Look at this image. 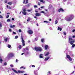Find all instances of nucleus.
Returning a JSON list of instances; mask_svg holds the SVG:
<instances>
[{
  "label": "nucleus",
  "mask_w": 75,
  "mask_h": 75,
  "mask_svg": "<svg viewBox=\"0 0 75 75\" xmlns=\"http://www.w3.org/2000/svg\"><path fill=\"white\" fill-rule=\"evenodd\" d=\"M69 43L71 45H72V48H74V47H75V44H73L74 43V42H75V40H74L73 39H72V37H71V36H69Z\"/></svg>",
  "instance_id": "nucleus-1"
},
{
  "label": "nucleus",
  "mask_w": 75,
  "mask_h": 75,
  "mask_svg": "<svg viewBox=\"0 0 75 75\" xmlns=\"http://www.w3.org/2000/svg\"><path fill=\"white\" fill-rule=\"evenodd\" d=\"M74 15H71L69 17L66 19V20L68 21H71L74 18Z\"/></svg>",
  "instance_id": "nucleus-2"
},
{
  "label": "nucleus",
  "mask_w": 75,
  "mask_h": 75,
  "mask_svg": "<svg viewBox=\"0 0 75 75\" xmlns=\"http://www.w3.org/2000/svg\"><path fill=\"white\" fill-rule=\"evenodd\" d=\"M34 50L36 51H42V49L41 47H35Z\"/></svg>",
  "instance_id": "nucleus-3"
},
{
  "label": "nucleus",
  "mask_w": 75,
  "mask_h": 75,
  "mask_svg": "<svg viewBox=\"0 0 75 75\" xmlns=\"http://www.w3.org/2000/svg\"><path fill=\"white\" fill-rule=\"evenodd\" d=\"M12 70L13 71H14V72L16 73V74H18V73L19 74H20V73H21V71H20V70H18L17 72L16 70H14V69H12Z\"/></svg>",
  "instance_id": "nucleus-4"
},
{
  "label": "nucleus",
  "mask_w": 75,
  "mask_h": 75,
  "mask_svg": "<svg viewBox=\"0 0 75 75\" xmlns=\"http://www.w3.org/2000/svg\"><path fill=\"white\" fill-rule=\"evenodd\" d=\"M66 57L69 60V61H71L72 60V58L71 57H70V56L69 55H67L66 56Z\"/></svg>",
  "instance_id": "nucleus-5"
},
{
  "label": "nucleus",
  "mask_w": 75,
  "mask_h": 75,
  "mask_svg": "<svg viewBox=\"0 0 75 75\" xmlns=\"http://www.w3.org/2000/svg\"><path fill=\"white\" fill-rule=\"evenodd\" d=\"M21 39H22V45L23 46H25V41L24 39H23V37H21Z\"/></svg>",
  "instance_id": "nucleus-6"
},
{
  "label": "nucleus",
  "mask_w": 75,
  "mask_h": 75,
  "mask_svg": "<svg viewBox=\"0 0 75 75\" xmlns=\"http://www.w3.org/2000/svg\"><path fill=\"white\" fill-rule=\"evenodd\" d=\"M28 33L29 34L31 35L33 33V31L31 30H29L28 31Z\"/></svg>",
  "instance_id": "nucleus-7"
},
{
  "label": "nucleus",
  "mask_w": 75,
  "mask_h": 75,
  "mask_svg": "<svg viewBox=\"0 0 75 75\" xmlns=\"http://www.w3.org/2000/svg\"><path fill=\"white\" fill-rule=\"evenodd\" d=\"M61 11H62L63 12V11H64V9H62V8H61L60 9H59L58 10V11L59 12H61Z\"/></svg>",
  "instance_id": "nucleus-8"
},
{
  "label": "nucleus",
  "mask_w": 75,
  "mask_h": 75,
  "mask_svg": "<svg viewBox=\"0 0 75 75\" xmlns=\"http://www.w3.org/2000/svg\"><path fill=\"white\" fill-rule=\"evenodd\" d=\"M36 16H40L41 14L40 13H36L35 14Z\"/></svg>",
  "instance_id": "nucleus-9"
},
{
  "label": "nucleus",
  "mask_w": 75,
  "mask_h": 75,
  "mask_svg": "<svg viewBox=\"0 0 75 75\" xmlns=\"http://www.w3.org/2000/svg\"><path fill=\"white\" fill-rule=\"evenodd\" d=\"M9 56L10 57H12L14 56V54L13 53H10Z\"/></svg>",
  "instance_id": "nucleus-10"
},
{
  "label": "nucleus",
  "mask_w": 75,
  "mask_h": 75,
  "mask_svg": "<svg viewBox=\"0 0 75 75\" xmlns=\"http://www.w3.org/2000/svg\"><path fill=\"white\" fill-rule=\"evenodd\" d=\"M48 46L47 45H45V49L46 50H47V49L48 48Z\"/></svg>",
  "instance_id": "nucleus-11"
},
{
  "label": "nucleus",
  "mask_w": 75,
  "mask_h": 75,
  "mask_svg": "<svg viewBox=\"0 0 75 75\" xmlns=\"http://www.w3.org/2000/svg\"><path fill=\"white\" fill-rule=\"evenodd\" d=\"M50 58L49 57H48L47 58H46L45 59V61H48V59Z\"/></svg>",
  "instance_id": "nucleus-12"
},
{
  "label": "nucleus",
  "mask_w": 75,
  "mask_h": 75,
  "mask_svg": "<svg viewBox=\"0 0 75 75\" xmlns=\"http://www.w3.org/2000/svg\"><path fill=\"white\" fill-rule=\"evenodd\" d=\"M10 28H13V27H15V25H10Z\"/></svg>",
  "instance_id": "nucleus-13"
},
{
  "label": "nucleus",
  "mask_w": 75,
  "mask_h": 75,
  "mask_svg": "<svg viewBox=\"0 0 75 75\" xmlns=\"http://www.w3.org/2000/svg\"><path fill=\"white\" fill-rule=\"evenodd\" d=\"M40 58H43V57L42 56V54H40Z\"/></svg>",
  "instance_id": "nucleus-14"
},
{
  "label": "nucleus",
  "mask_w": 75,
  "mask_h": 75,
  "mask_svg": "<svg viewBox=\"0 0 75 75\" xmlns=\"http://www.w3.org/2000/svg\"><path fill=\"white\" fill-rule=\"evenodd\" d=\"M0 62L1 64L3 63V59L1 58H0Z\"/></svg>",
  "instance_id": "nucleus-15"
},
{
  "label": "nucleus",
  "mask_w": 75,
  "mask_h": 75,
  "mask_svg": "<svg viewBox=\"0 0 75 75\" xmlns=\"http://www.w3.org/2000/svg\"><path fill=\"white\" fill-rule=\"evenodd\" d=\"M22 68H23V69H25V67H24L22 66L20 68V69H21Z\"/></svg>",
  "instance_id": "nucleus-16"
},
{
  "label": "nucleus",
  "mask_w": 75,
  "mask_h": 75,
  "mask_svg": "<svg viewBox=\"0 0 75 75\" xmlns=\"http://www.w3.org/2000/svg\"><path fill=\"white\" fill-rule=\"evenodd\" d=\"M30 21V18L29 17L27 20V21H28V22L29 21Z\"/></svg>",
  "instance_id": "nucleus-17"
},
{
  "label": "nucleus",
  "mask_w": 75,
  "mask_h": 75,
  "mask_svg": "<svg viewBox=\"0 0 75 75\" xmlns=\"http://www.w3.org/2000/svg\"><path fill=\"white\" fill-rule=\"evenodd\" d=\"M23 12H26V11H27V10H26L25 8H24V9H23Z\"/></svg>",
  "instance_id": "nucleus-18"
},
{
  "label": "nucleus",
  "mask_w": 75,
  "mask_h": 75,
  "mask_svg": "<svg viewBox=\"0 0 75 75\" xmlns=\"http://www.w3.org/2000/svg\"><path fill=\"white\" fill-rule=\"evenodd\" d=\"M8 40V38H6L5 39H4V41L5 42H7V40Z\"/></svg>",
  "instance_id": "nucleus-19"
},
{
  "label": "nucleus",
  "mask_w": 75,
  "mask_h": 75,
  "mask_svg": "<svg viewBox=\"0 0 75 75\" xmlns=\"http://www.w3.org/2000/svg\"><path fill=\"white\" fill-rule=\"evenodd\" d=\"M22 13L24 15H26V14H27V12H24L23 11L22 12Z\"/></svg>",
  "instance_id": "nucleus-20"
},
{
  "label": "nucleus",
  "mask_w": 75,
  "mask_h": 75,
  "mask_svg": "<svg viewBox=\"0 0 75 75\" xmlns=\"http://www.w3.org/2000/svg\"><path fill=\"white\" fill-rule=\"evenodd\" d=\"M8 4H9V5H11V4H12V2H9L8 3Z\"/></svg>",
  "instance_id": "nucleus-21"
},
{
  "label": "nucleus",
  "mask_w": 75,
  "mask_h": 75,
  "mask_svg": "<svg viewBox=\"0 0 75 75\" xmlns=\"http://www.w3.org/2000/svg\"><path fill=\"white\" fill-rule=\"evenodd\" d=\"M8 47L9 48H11V45H8Z\"/></svg>",
  "instance_id": "nucleus-22"
},
{
  "label": "nucleus",
  "mask_w": 75,
  "mask_h": 75,
  "mask_svg": "<svg viewBox=\"0 0 75 75\" xmlns=\"http://www.w3.org/2000/svg\"><path fill=\"white\" fill-rule=\"evenodd\" d=\"M49 54V52H47V53L45 54V56H48V54Z\"/></svg>",
  "instance_id": "nucleus-23"
},
{
  "label": "nucleus",
  "mask_w": 75,
  "mask_h": 75,
  "mask_svg": "<svg viewBox=\"0 0 75 75\" xmlns=\"http://www.w3.org/2000/svg\"><path fill=\"white\" fill-rule=\"evenodd\" d=\"M57 23H58V21H57V20H56L55 22V24H57Z\"/></svg>",
  "instance_id": "nucleus-24"
},
{
  "label": "nucleus",
  "mask_w": 75,
  "mask_h": 75,
  "mask_svg": "<svg viewBox=\"0 0 75 75\" xmlns=\"http://www.w3.org/2000/svg\"><path fill=\"white\" fill-rule=\"evenodd\" d=\"M18 48L19 49H21V45H20L18 46Z\"/></svg>",
  "instance_id": "nucleus-25"
},
{
  "label": "nucleus",
  "mask_w": 75,
  "mask_h": 75,
  "mask_svg": "<svg viewBox=\"0 0 75 75\" xmlns=\"http://www.w3.org/2000/svg\"><path fill=\"white\" fill-rule=\"evenodd\" d=\"M28 3V0H26L25 4H27Z\"/></svg>",
  "instance_id": "nucleus-26"
},
{
  "label": "nucleus",
  "mask_w": 75,
  "mask_h": 75,
  "mask_svg": "<svg viewBox=\"0 0 75 75\" xmlns=\"http://www.w3.org/2000/svg\"><path fill=\"white\" fill-rule=\"evenodd\" d=\"M0 27H2V23L1 22H0Z\"/></svg>",
  "instance_id": "nucleus-27"
},
{
  "label": "nucleus",
  "mask_w": 75,
  "mask_h": 75,
  "mask_svg": "<svg viewBox=\"0 0 75 75\" xmlns=\"http://www.w3.org/2000/svg\"><path fill=\"white\" fill-rule=\"evenodd\" d=\"M18 38V36H16L15 37V38H16V39H17V38Z\"/></svg>",
  "instance_id": "nucleus-28"
},
{
  "label": "nucleus",
  "mask_w": 75,
  "mask_h": 75,
  "mask_svg": "<svg viewBox=\"0 0 75 75\" xmlns=\"http://www.w3.org/2000/svg\"><path fill=\"white\" fill-rule=\"evenodd\" d=\"M25 49L26 50H28V47H26V48H25Z\"/></svg>",
  "instance_id": "nucleus-29"
},
{
  "label": "nucleus",
  "mask_w": 75,
  "mask_h": 75,
  "mask_svg": "<svg viewBox=\"0 0 75 75\" xmlns=\"http://www.w3.org/2000/svg\"><path fill=\"white\" fill-rule=\"evenodd\" d=\"M44 39H41V42H44Z\"/></svg>",
  "instance_id": "nucleus-30"
},
{
  "label": "nucleus",
  "mask_w": 75,
  "mask_h": 75,
  "mask_svg": "<svg viewBox=\"0 0 75 75\" xmlns=\"http://www.w3.org/2000/svg\"><path fill=\"white\" fill-rule=\"evenodd\" d=\"M21 73L22 74L23 73H24V71H21Z\"/></svg>",
  "instance_id": "nucleus-31"
},
{
  "label": "nucleus",
  "mask_w": 75,
  "mask_h": 75,
  "mask_svg": "<svg viewBox=\"0 0 75 75\" xmlns=\"http://www.w3.org/2000/svg\"><path fill=\"white\" fill-rule=\"evenodd\" d=\"M3 18V17L1 15H0V18Z\"/></svg>",
  "instance_id": "nucleus-32"
},
{
  "label": "nucleus",
  "mask_w": 75,
  "mask_h": 75,
  "mask_svg": "<svg viewBox=\"0 0 75 75\" xmlns=\"http://www.w3.org/2000/svg\"><path fill=\"white\" fill-rule=\"evenodd\" d=\"M9 17V15H7L6 16V18H8Z\"/></svg>",
  "instance_id": "nucleus-33"
},
{
  "label": "nucleus",
  "mask_w": 75,
  "mask_h": 75,
  "mask_svg": "<svg viewBox=\"0 0 75 75\" xmlns=\"http://www.w3.org/2000/svg\"><path fill=\"white\" fill-rule=\"evenodd\" d=\"M23 52H26V50H25V49H24L23 50Z\"/></svg>",
  "instance_id": "nucleus-34"
},
{
  "label": "nucleus",
  "mask_w": 75,
  "mask_h": 75,
  "mask_svg": "<svg viewBox=\"0 0 75 75\" xmlns=\"http://www.w3.org/2000/svg\"><path fill=\"white\" fill-rule=\"evenodd\" d=\"M34 8H37V5H35L34 6Z\"/></svg>",
  "instance_id": "nucleus-35"
},
{
  "label": "nucleus",
  "mask_w": 75,
  "mask_h": 75,
  "mask_svg": "<svg viewBox=\"0 0 75 75\" xmlns=\"http://www.w3.org/2000/svg\"><path fill=\"white\" fill-rule=\"evenodd\" d=\"M7 21L8 22H9V21H10V19H8L7 20Z\"/></svg>",
  "instance_id": "nucleus-36"
},
{
  "label": "nucleus",
  "mask_w": 75,
  "mask_h": 75,
  "mask_svg": "<svg viewBox=\"0 0 75 75\" xmlns=\"http://www.w3.org/2000/svg\"><path fill=\"white\" fill-rule=\"evenodd\" d=\"M31 67H33V68H34L35 67V66L34 65H32L31 66Z\"/></svg>",
  "instance_id": "nucleus-37"
},
{
  "label": "nucleus",
  "mask_w": 75,
  "mask_h": 75,
  "mask_svg": "<svg viewBox=\"0 0 75 75\" xmlns=\"http://www.w3.org/2000/svg\"><path fill=\"white\" fill-rule=\"evenodd\" d=\"M64 34V35H66V33L65 32H63Z\"/></svg>",
  "instance_id": "nucleus-38"
},
{
  "label": "nucleus",
  "mask_w": 75,
  "mask_h": 75,
  "mask_svg": "<svg viewBox=\"0 0 75 75\" xmlns=\"http://www.w3.org/2000/svg\"><path fill=\"white\" fill-rule=\"evenodd\" d=\"M44 23H49V22H48V21H44Z\"/></svg>",
  "instance_id": "nucleus-39"
},
{
  "label": "nucleus",
  "mask_w": 75,
  "mask_h": 75,
  "mask_svg": "<svg viewBox=\"0 0 75 75\" xmlns=\"http://www.w3.org/2000/svg\"><path fill=\"white\" fill-rule=\"evenodd\" d=\"M19 33H21V29H19Z\"/></svg>",
  "instance_id": "nucleus-40"
},
{
  "label": "nucleus",
  "mask_w": 75,
  "mask_h": 75,
  "mask_svg": "<svg viewBox=\"0 0 75 75\" xmlns=\"http://www.w3.org/2000/svg\"><path fill=\"white\" fill-rule=\"evenodd\" d=\"M4 65H7V63L6 62L4 63Z\"/></svg>",
  "instance_id": "nucleus-41"
},
{
  "label": "nucleus",
  "mask_w": 75,
  "mask_h": 75,
  "mask_svg": "<svg viewBox=\"0 0 75 75\" xmlns=\"http://www.w3.org/2000/svg\"><path fill=\"white\" fill-rule=\"evenodd\" d=\"M29 12H30V11H31V10H27Z\"/></svg>",
  "instance_id": "nucleus-42"
},
{
  "label": "nucleus",
  "mask_w": 75,
  "mask_h": 75,
  "mask_svg": "<svg viewBox=\"0 0 75 75\" xmlns=\"http://www.w3.org/2000/svg\"><path fill=\"white\" fill-rule=\"evenodd\" d=\"M40 13H45L44 12V11H42L40 12Z\"/></svg>",
  "instance_id": "nucleus-43"
},
{
  "label": "nucleus",
  "mask_w": 75,
  "mask_h": 75,
  "mask_svg": "<svg viewBox=\"0 0 75 75\" xmlns=\"http://www.w3.org/2000/svg\"><path fill=\"white\" fill-rule=\"evenodd\" d=\"M37 40H38V38H36L35 39V41H37Z\"/></svg>",
  "instance_id": "nucleus-44"
},
{
  "label": "nucleus",
  "mask_w": 75,
  "mask_h": 75,
  "mask_svg": "<svg viewBox=\"0 0 75 75\" xmlns=\"http://www.w3.org/2000/svg\"><path fill=\"white\" fill-rule=\"evenodd\" d=\"M60 29V28L59 27H58V28L57 30H59Z\"/></svg>",
  "instance_id": "nucleus-45"
},
{
  "label": "nucleus",
  "mask_w": 75,
  "mask_h": 75,
  "mask_svg": "<svg viewBox=\"0 0 75 75\" xmlns=\"http://www.w3.org/2000/svg\"><path fill=\"white\" fill-rule=\"evenodd\" d=\"M9 31H10V32H11V29H9Z\"/></svg>",
  "instance_id": "nucleus-46"
},
{
  "label": "nucleus",
  "mask_w": 75,
  "mask_h": 75,
  "mask_svg": "<svg viewBox=\"0 0 75 75\" xmlns=\"http://www.w3.org/2000/svg\"><path fill=\"white\" fill-rule=\"evenodd\" d=\"M74 73H75V71H73L71 73V74H74Z\"/></svg>",
  "instance_id": "nucleus-47"
},
{
  "label": "nucleus",
  "mask_w": 75,
  "mask_h": 75,
  "mask_svg": "<svg viewBox=\"0 0 75 75\" xmlns=\"http://www.w3.org/2000/svg\"><path fill=\"white\" fill-rule=\"evenodd\" d=\"M10 67H13V65L11 64L10 65Z\"/></svg>",
  "instance_id": "nucleus-48"
},
{
  "label": "nucleus",
  "mask_w": 75,
  "mask_h": 75,
  "mask_svg": "<svg viewBox=\"0 0 75 75\" xmlns=\"http://www.w3.org/2000/svg\"><path fill=\"white\" fill-rule=\"evenodd\" d=\"M75 31V30L74 29L72 30V32L73 33H74V32Z\"/></svg>",
  "instance_id": "nucleus-49"
},
{
  "label": "nucleus",
  "mask_w": 75,
  "mask_h": 75,
  "mask_svg": "<svg viewBox=\"0 0 75 75\" xmlns=\"http://www.w3.org/2000/svg\"><path fill=\"white\" fill-rule=\"evenodd\" d=\"M40 2H43V0H39Z\"/></svg>",
  "instance_id": "nucleus-50"
},
{
  "label": "nucleus",
  "mask_w": 75,
  "mask_h": 75,
  "mask_svg": "<svg viewBox=\"0 0 75 75\" xmlns=\"http://www.w3.org/2000/svg\"><path fill=\"white\" fill-rule=\"evenodd\" d=\"M13 33L14 34H16V33L15 32H13Z\"/></svg>",
  "instance_id": "nucleus-51"
},
{
  "label": "nucleus",
  "mask_w": 75,
  "mask_h": 75,
  "mask_svg": "<svg viewBox=\"0 0 75 75\" xmlns=\"http://www.w3.org/2000/svg\"><path fill=\"white\" fill-rule=\"evenodd\" d=\"M59 30L61 31H62V28H60L59 29Z\"/></svg>",
  "instance_id": "nucleus-52"
},
{
  "label": "nucleus",
  "mask_w": 75,
  "mask_h": 75,
  "mask_svg": "<svg viewBox=\"0 0 75 75\" xmlns=\"http://www.w3.org/2000/svg\"><path fill=\"white\" fill-rule=\"evenodd\" d=\"M12 21H14V18H12Z\"/></svg>",
  "instance_id": "nucleus-53"
},
{
  "label": "nucleus",
  "mask_w": 75,
  "mask_h": 75,
  "mask_svg": "<svg viewBox=\"0 0 75 75\" xmlns=\"http://www.w3.org/2000/svg\"><path fill=\"white\" fill-rule=\"evenodd\" d=\"M5 3H7V0L5 1Z\"/></svg>",
  "instance_id": "nucleus-54"
},
{
  "label": "nucleus",
  "mask_w": 75,
  "mask_h": 75,
  "mask_svg": "<svg viewBox=\"0 0 75 75\" xmlns=\"http://www.w3.org/2000/svg\"><path fill=\"white\" fill-rule=\"evenodd\" d=\"M35 12L36 13H38V11L36 10V11H35Z\"/></svg>",
  "instance_id": "nucleus-55"
},
{
  "label": "nucleus",
  "mask_w": 75,
  "mask_h": 75,
  "mask_svg": "<svg viewBox=\"0 0 75 75\" xmlns=\"http://www.w3.org/2000/svg\"><path fill=\"white\" fill-rule=\"evenodd\" d=\"M40 8H44V6H41Z\"/></svg>",
  "instance_id": "nucleus-56"
},
{
  "label": "nucleus",
  "mask_w": 75,
  "mask_h": 75,
  "mask_svg": "<svg viewBox=\"0 0 75 75\" xmlns=\"http://www.w3.org/2000/svg\"><path fill=\"white\" fill-rule=\"evenodd\" d=\"M72 38H75V36L73 35L72 37Z\"/></svg>",
  "instance_id": "nucleus-57"
},
{
  "label": "nucleus",
  "mask_w": 75,
  "mask_h": 75,
  "mask_svg": "<svg viewBox=\"0 0 75 75\" xmlns=\"http://www.w3.org/2000/svg\"><path fill=\"white\" fill-rule=\"evenodd\" d=\"M38 5L39 6H40V2H38Z\"/></svg>",
  "instance_id": "nucleus-58"
},
{
  "label": "nucleus",
  "mask_w": 75,
  "mask_h": 75,
  "mask_svg": "<svg viewBox=\"0 0 75 75\" xmlns=\"http://www.w3.org/2000/svg\"><path fill=\"white\" fill-rule=\"evenodd\" d=\"M66 1H67V0H63L64 2H65Z\"/></svg>",
  "instance_id": "nucleus-59"
},
{
  "label": "nucleus",
  "mask_w": 75,
  "mask_h": 75,
  "mask_svg": "<svg viewBox=\"0 0 75 75\" xmlns=\"http://www.w3.org/2000/svg\"><path fill=\"white\" fill-rule=\"evenodd\" d=\"M50 72H50V71H49L48 72V74H50Z\"/></svg>",
  "instance_id": "nucleus-60"
},
{
  "label": "nucleus",
  "mask_w": 75,
  "mask_h": 75,
  "mask_svg": "<svg viewBox=\"0 0 75 75\" xmlns=\"http://www.w3.org/2000/svg\"><path fill=\"white\" fill-rule=\"evenodd\" d=\"M16 62H18V59H16Z\"/></svg>",
  "instance_id": "nucleus-61"
},
{
  "label": "nucleus",
  "mask_w": 75,
  "mask_h": 75,
  "mask_svg": "<svg viewBox=\"0 0 75 75\" xmlns=\"http://www.w3.org/2000/svg\"><path fill=\"white\" fill-rule=\"evenodd\" d=\"M34 18H37V17H36V16H35V17H34Z\"/></svg>",
  "instance_id": "nucleus-62"
},
{
  "label": "nucleus",
  "mask_w": 75,
  "mask_h": 75,
  "mask_svg": "<svg viewBox=\"0 0 75 75\" xmlns=\"http://www.w3.org/2000/svg\"><path fill=\"white\" fill-rule=\"evenodd\" d=\"M38 10H41V8H38Z\"/></svg>",
  "instance_id": "nucleus-63"
},
{
  "label": "nucleus",
  "mask_w": 75,
  "mask_h": 75,
  "mask_svg": "<svg viewBox=\"0 0 75 75\" xmlns=\"http://www.w3.org/2000/svg\"><path fill=\"white\" fill-rule=\"evenodd\" d=\"M24 53H22L21 54V55H24Z\"/></svg>",
  "instance_id": "nucleus-64"
}]
</instances>
